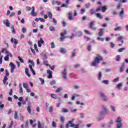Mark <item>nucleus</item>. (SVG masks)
Instances as JSON below:
<instances>
[{"label": "nucleus", "mask_w": 128, "mask_h": 128, "mask_svg": "<svg viewBox=\"0 0 128 128\" xmlns=\"http://www.w3.org/2000/svg\"><path fill=\"white\" fill-rule=\"evenodd\" d=\"M104 58L100 54H98L95 57L94 60L91 63L92 66H97L98 65L100 64V62H102Z\"/></svg>", "instance_id": "1"}, {"label": "nucleus", "mask_w": 128, "mask_h": 128, "mask_svg": "<svg viewBox=\"0 0 128 128\" xmlns=\"http://www.w3.org/2000/svg\"><path fill=\"white\" fill-rule=\"evenodd\" d=\"M95 23H96V22L94 21H92L89 23V26L90 28L92 30H96V26H94Z\"/></svg>", "instance_id": "2"}, {"label": "nucleus", "mask_w": 128, "mask_h": 128, "mask_svg": "<svg viewBox=\"0 0 128 128\" xmlns=\"http://www.w3.org/2000/svg\"><path fill=\"white\" fill-rule=\"evenodd\" d=\"M68 34V31L66 30H64V33L62 32L60 34V40L61 42H63L64 40L66 38L65 34Z\"/></svg>", "instance_id": "3"}, {"label": "nucleus", "mask_w": 128, "mask_h": 128, "mask_svg": "<svg viewBox=\"0 0 128 128\" xmlns=\"http://www.w3.org/2000/svg\"><path fill=\"white\" fill-rule=\"evenodd\" d=\"M74 119H72V120H70L68 122V123L66 124V128H68L70 126L71 128H73L74 126V124H72V122H74Z\"/></svg>", "instance_id": "4"}, {"label": "nucleus", "mask_w": 128, "mask_h": 128, "mask_svg": "<svg viewBox=\"0 0 128 128\" xmlns=\"http://www.w3.org/2000/svg\"><path fill=\"white\" fill-rule=\"evenodd\" d=\"M66 72H68V70L66 68H64V71L62 72V74L63 76V78L64 80H66Z\"/></svg>", "instance_id": "5"}, {"label": "nucleus", "mask_w": 128, "mask_h": 128, "mask_svg": "<svg viewBox=\"0 0 128 128\" xmlns=\"http://www.w3.org/2000/svg\"><path fill=\"white\" fill-rule=\"evenodd\" d=\"M44 43V41L42 38H40V40H39L38 42V48H42V44Z\"/></svg>", "instance_id": "6"}, {"label": "nucleus", "mask_w": 128, "mask_h": 128, "mask_svg": "<svg viewBox=\"0 0 128 128\" xmlns=\"http://www.w3.org/2000/svg\"><path fill=\"white\" fill-rule=\"evenodd\" d=\"M9 66H10V72L12 73L14 72V68H16V66H14V64L12 62H10Z\"/></svg>", "instance_id": "7"}, {"label": "nucleus", "mask_w": 128, "mask_h": 128, "mask_svg": "<svg viewBox=\"0 0 128 128\" xmlns=\"http://www.w3.org/2000/svg\"><path fill=\"white\" fill-rule=\"evenodd\" d=\"M124 36H119L117 38V41L121 42L122 44H124Z\"/></svg>", "instance_id": "8"}, {"label": "nucleus", "mask_w": 128, "mask_h": 128, "mask_svg": "<svg viewBox=\"0 0 128 128\" xmlns=\"http://www.w3.org/2000/svg\"><path fill=\"white\" fill-rule=\"evenodd\" d=\"M108 110L106 107L103 106L102 110L101 111V114H108Z\"/></svg>", "instance_id": "9"}, {"label": "nucleus", "mask_w": 128, "mask_h": 128, "mask_svg": "<svg viewBox=\"0 0 128 128\" xmlns=\"http://www.w3.org/2000/svg\"><path fill=\"white\" fill-rule=\"evenodd\" d=\"M120 16L122 20L124 18V8H121V11L120 12Z\"/></svg>", "instance_id": "10"}, {"label": "nucleus", "mask_w": 128, "mask_h": 128, "mask_svg": "<svg viewBox=\"0 0 128 128\" xmlns=\"http://www.w3.org/2000/svg\"><path fill=\"white\" fill-rule=\"evenodd\" d=\"M100 95L102 98V100H104V102H106L108 100V98H106V95H104V94L100 92Z\"/></svg>", "instance_id": "11"}, {"label": "nucleus", "mask_w": 128, "mask_h": 128, "mask_svg": "<svg viewBox=\"0 0 128 128\" xmlns=\"http://www.w3.org/2000/svg\"><path fill=\"white\" fill-rule=\"evenodd\" d=\"M116 26L114 29V30L116 32L118 30H122V26H118V24H115Z\"/></svg>", "instance_id": "12"}, {"label": "nucleus", "mask_w": 128, "mask_h": 128, "mask_svg": "<svg viewBox=\"0 0 128 128\" xmlns=\"http://www.w3.org/2000/svg\"><path fill=\"white\" fill-rule=\"evenodd\" d=\"M104 28L100 29L99 32L98 34L99 36H104Z\"/></svg>", "instance_id": "13"}, {"label": "nucleus", "mask_w": 128, "mask_h": 128, "mask_svg": "<svg viewBox=\"0 0 128 128\" xmlns=\"http://www.w3.org/2000/svg\"><path fill=\"white\" fill-rule=\"evenodd\" d=\"M68 18L70 20H74V18H72V12H69V14H68Z\"/></svg>", "instance_id": "14"}, {"label": "nucleus", "mask_w": 128, "mask_h": 128, "mask_svg": "<svg viewBox=\"0 0 128 128\" xmlns=\"http://www.w3.org/2000/svg\"><path fill=\"white\" fill-rule=\"evenodd\" d=\"M32 10L30 13L32 16H36V12H34V7L32 6Z\"/></svg>", "instance_id": "15"}, {"label": "nucleus", "mask_w": 128, "mask_h": 128, "mask_svg": "<svg viewBox=\"0 0 128 128\" xmlns=\"http://www.w3.org/2000/svg\"><path fill=\"white\" fill-rule=\"evenodd\" d=\"M96 18H100V20H102V18H104L102 16V14H100V13H96Z\"/></svg>", "instance_id": "16"}, {"label": "nucleus", "mask_w": 128, "mask_h": 128, "mask_svg": "<svg viewBox=\"0 0 128 128\" xmlns=\"http://www.w3.org/2000/svg\"><path fill=\"white\" fill-rule=\"evenodd\" d=\"M124 62L122 63V66L120 68V72H124Z\"/></svg>", "instance_id": "17"}, {"label": "nucleus", "mask_w": 128, "mask_h": 128, "mask_svg": "<svg viewBox=\"0 0 128 128\" xmlns=\"http://www.w3.org/2000/svg\"><path fill=\"white\" fill-rule=\"evenodd\" d=\"M10 42H14V44H18V40L14 38H12L10 39Z\"/></svg>", "instance_id": "18"}, {"label": "nucleus", "mask_w": 128, "mask_h": 128, "mask_svg": "<svg viewBox=\"0 0 128 128\" xmlns=\"http://www.w3.org/2000/svg\"><path fill=\"white\" fill-rule=\"evenodd\" d=\"M4 24H5L6 26H8V28H10V21H8V20H4Z\"/></svg>", "instance_id": "19"}, {"label": "nucleus", "mask_w": 128, "mask_h": 128, "mask_svg": "<svg viewBox=\"0 0 128 128\" xmlns=\"http://www.w3.org/2000/svg\"><path fill=\"white\" fill-rule=\"evenodd\" d=\"M35 20L36 22H38V21H40V22H44V18H36L35 19Z\"/></svg>", "instance_id": "20"}, {"label": "nucleus", "mask_w": 128, "mask_h": 128, "mask_svg": "<svg viewBox=\"0 0 128 128\" xmlns=\"http://www.w3.org/2000/svg\"><path fill=\"white\" fill-rule=\"evenodd\" d=\"M25 73L28 78H30V74L28 73V68H25Z\"/></svg>", "instance_id": "21"}, {"label": "nucleus", "mask_w": 128, "mask_h": 128, "mask_svg": "<svg viewBox=\"0 0 128 128\" xmlns=\"http://www.w3.org/2000/svg\"><path fill=\"white\" fill-rule=\"evenodd\" d=\"M52 78V72L50 70H48V78Z\"/></svg>", "instance_id": "22"}, {"label": "nucleus", "mask_w": 128, "mask_h": 128, "mask_svg": "<svg viewBox=\"0 0 128 128\" xmlns=\"http://www.w3.org/2000/svg\"><path fill=\"white\" fill-rule=\"evenodd\" d=\"M60 52H61V54H64L66 52V50L64 48H61L60 50Z\"/></svg>", "instance_id": "23"}, {"label": "nucleus", "mask_w": 128, "mask_h": 128, "mask_svg": "<svg viewBox=\"0 0 128 128\" xmlns=\"http://www.w3.org/2000/svg\"><path fill=\"white\" fill-rule=\"evenodd\" d=\"M27 111L30 114H32V110L30 109V106H28L27 107Z\"/></svg>", "instance_id": "24"}, {"label": "nucleus", "mask_w": 128, "mask_h": 128, "mask_svg": "<svg viewBox=\"0 0 128 128\" xmlns=\"http://www.w3.org/2000/svg\"><path fill=\"white\" fill-rule=\"evenodd\" d=\"M11 32L12 33L14 34H16V30L14 29V25H12L11 26Z\"/></svg>", "instance_id": "25"}, {"label": "nucleus", "mask_w": 128, "mask_h": 128, "mask_svg": "<svg viewBox=\"0 0 128 128\" xmlns=\"http://www.w3.org/2000/svg\"><path fill=\"white\" fill-rule=\"evenodd\" d=\"M114 2H122V4H124V2H126V1L128 0H114Z\"/></svg>", "instance_id": "26"}, {"label": "nucleus", "mask_w": 128, "mask_h": 128, "mask_svg": "<svg viewBox=\"0 0 128 128\" xmlns=\"http://www.w3.org/2000/svg\"><path fill=\"white\" fill-rule=\"evenodd\" d=\"M51 96L52 98H55V99L58 98V95L54 94H51Z\"/></svg>", "instance_id": "27"}, {"label": "nucleus", "mask_w": 128, "mask_h": 128, "mask_svg": "<svg viewBox=\"0 0 128 128\" xmlns=\"http://www.w3.org/2000/svg\"><path fill=\"white\" fill-rule=\"evenodd\" d=\"M38 128H44L42 126V122H40L38 121Z\"/></svg>", "instance_id": "28"}, {"label": "nucleus", "mask_w": 128, "mask_h": 128, "mask_svg": "<svg viewBox=\"0 0 128 128\" xmlns=\"http://www.w3.org/2000/svg\"><path fill=\"white\" fill-rule=\"evenodd\" d=\"M76 36H82V32L80 31H78L76 33Z\"/></svg>", "instance_id": "29"}, {"label": "nucleus", "mask_w": 128, "mask_h": 128, "mask_svg": "<svg viewBox=\"0 0 128 128\" xmlns=\"http://www.w3.org/2000/svg\"><path fill=\"white\" fill-rule=\"evenodd\" d=\"M102 72H98V80H102Z\"/></svg>", "instance_id": "30"}, {"label": "nucleus", "mask_w": 128, "mask_h": 128, "mask_svg": "<svg viewBox=\"0 0 128 128\" xmlns=\"http://www.w3.org/2000/svg\"><path fill=\"white\" fill-rule=\"evenodd\" d=\"M126 50V48H122L118 50V52H122Z\"/></svg>", "instance_id": "31"}, {"label": "nucleus", "mask_w": 128, "mask_h": 128, "mask_svg": "<svg viewBox=\"0 0 128 128\" xmlns=\"http://www.w3.org/2000/svg\"><path fill=\"white\" fill-rule=\"evenodd\" d=\"M50 30V32H54V30H56V28H54V26H50L49 28Z\"/></svg>", "instance_id": "32"}, {"label": "nucleus", "mask_w": 128, "mask_h": 128, "mask_svg": "<svg viewBox=\"0 0 128 128\" xmlns=\"http://www.w3.org/2000/svg\"><path fill=\"white\" fill-rule=\"evenodd\" d=\"M122 83H120L118 84L117 86H116V88H118V90H120V88H122Z\"/></svg>", "instance_id": "33"}, {"label": "nucleus", "mask_w": 128, "mask_h": 128, "mask_svg": "<svg viewBox=\"0 0 128 128\" xmlns=\"http://www.w3.org/2000/svg\"><path fill=\"white\" fill-rule=\"evenodd\" d=\"M116 62H120V55H118L116 56Z\"/></svg>", "instance_id": "34"}, {"label": "nucleus", "mask_w": 128, "mask_h": 128, "mask_svg": "<svg viewBox=\"0 0 128 128\" xmlns=\"http://www.w3.org/2000/svg\"><path fill=\"white\" fill-rule=\"evenodd\" d=\"M116 122H118V123L122 122V118H120V117L118 118L117 120H116Z\"/></svg>", "instance_id": "35"}, {"label": "nucleus", "mask_w": 128, "mask_h": 128, "mask_svg": "<svg viewBox=\"0 0 128 128\" xmlns=\"http://www.w3.org/2000/svg\"><path fill=\"white\" fill-rule=\"evenodd\" d=\"M39 80L41 82V84H44V80L42 79V78H39Z\"/></svg>", "instance_id": "36"}, {"label": "nucleus", "mask_w": 128, "mask_h": 128, "mask_svg": "<svg viewBox=\"0 0 128 128\" xmlns=\"http://www.w3.org/2000/svg\"><path fill=\"white\" fill-rule=\"evenodd\" d=\"M18 112L16 111L14 112V118H18Z\"/></svg>", "instance_id": "37"}, {"label": "nucleus", "mask_w": 128, "mask_h": 128, "mask_svg": "<svg viewBox=\"0 0 128 128\" xmlns=\"http://www.w3.org/2000/svg\"><path fill=\"white\" fill-rule=\"evenodd\" d=\"M102 12H105L106 10V6H104L102 8Z\"/></svg>", "instance_id": "38"}, {"label": "nucleus", "mask_w": 128, "mask_h": 128, "mask_svg": "<svg viewBox=\"0 0 128 128\" xmlns=\"http://www.w3.org/2000/svg\"><path fill=\"white\" fill-rule=\"evenodd\" d=\"M120 80V78L118 77H117L116 78H115L112 80L113 82H118Z\"/></svg>", "instance_id": "39"}, {"label": "nucleus", "mask_w": 128, "mask_h": 128, "mask_svg": "<svg viewBox=\"0 0 128 128\" xmlns=\"http://www.w3.org/2000/svg\"><path fill=\"white\" fill-rule=\"evenodd\" d=\"M52 126L53 128H56V123L54 121L52 122Z\"/></svg>", "instance_id": "40"}, {"label": "nucleus", "mask_w": 128, "mask_h": 128, "mask_svg": "<svg viewBox=\"0 0 128 128\" xmlns=\"http://www.w3.org/2000/svg\"><path fill=\"white\" fill-rule=\"evenodd\" d=\"M84 32L86 34H92V32L88 30H85Z\"/></svg>", "instance_id": "41"}, {"label": "nucleus", "mask_w": 128, "mask_h": 128, "mask_svg": "<svg viewBox=\"0 0 128 128\" xmlns=\"http://www.w3.org/2000/svg\"><path fill=\"white\" fill-rule=\"evenodd\" d=\"M8 77L6 76H4V78L3 80V82L4 84H6V80H8Z\"/></svg>", "instance_id": "42"}, {"label": "nucleus", "mask_w": 128, "mask_h": 128, "mask_svg": "<svg viewBox=\"0 0 128 128\" xmlns=\"http://www.w3.org/2000/svg\"><path fill=\"white\" fill-rule=\"evenodd\" d=\"M28 62L32 64V66H34V60H28Z\"/></svg>", "instance_id": "43"}, {"label": "nucleus", "mask_w": 128, "mask_h": 128, "mask_svg": "<svg viewBox=\"0 0 128 128\" xmlns=\"http://www.w3.org/2000/svg\"><path fill=\"white\" fill-rule=\"evenodd\" d=\"M4 105L2 104V102H0V110H4Z\"/></svg>", "instance_id": "44"}, {"label": "nucleus", "mask_w": 128, "mask_h": 128, "mask_svg": "<svg viewBox=\"0 0 128 128\" xmlns=\"http://www.w3.org/2000/svg\"><path fill=\"white\" fill-rule=\"evenodd\" d=\"M40 55L42 56L44 60H46V54L42 53Z\"/></svg>", "instance_id": "45"}, {"label": "nucleus", "mask_w": 128, "mask_h": 128, "mask_svg": "<svg viewBox=\"0 0 128 128\" xmlns=\"http://www.w3.org/2000/svg\"><path fill=\"white\" fill-rule=\"evenodd\" d=\"M18 59L20 60V62L24 64V60H22V58L20 56H18Z\"/></svg>", "instance_id": "46"}, {"label": "nucleus", "mask_w": 128, "mask_h": 128, "mask_svg": "<svg viewBox=\"0 0 128 128\" xmlns=\"http://www.w3.org/2000/svg\"><path fill=\"white\" fill-rule=\"evenodd\" d=\"M96 10H94V9H91L90 10V14H96Z\"/></svg>", "instance_id": "47"}, {"label": "nucleus", "mask_w": 128, "mask_h": 128, "mask_svg": "<svg viewBox=\"0 0 128 128\" xmlns=\"http://www.w3.org/2000/svg\"><path fill=\"white\" fill-rule=\"evenodd\" d=\"M88 52H92V45H88Z\"/></svg>", "instance_id": "48"}, {"label": "nucleus", "mask_w": 128, "mask_h": 128, "mask_svg": "<svg viewBox=\"0 0 128 128\" xmlns=\"http://www.w3.org/2000/svg\"><path fill=\"white\" fill-rule=\"evenodd\" d=\"M117 128H120L121 126H122V124L119 123L116 124Z\"/></svg>", "instance_id": "49"}, {"label": "nucleus", "mask_w": 128, "mask_h": 128, "mask_svg": "<svg viewBox=\"0 0 128 128\" xmlns=\"http://www.w3.org/2000/svg\"><path fill=\"white\" fill-rule=\"evenodd\" d=\"M48 66L50 67V68L52 70H54V66H50V65H48Z\"/></svg>", "instance_id": "50"}, {"label": "nucleus", "mask_w": 128, "mask_h": 128, "mask_svg": "<svg viewBox=\"0 0 128 128\" xmlns=\"http://www.w3.org/2000/svg\"><path fill=\"white\" fill-rule=\"evenodd\" d=\"M22 86H23L24 88H26H26H28V84H26L23 83Z\"/></svg>", "instance_id": "51"}, {"label": "nucleus", "mask_w": 128, "mask_h": 128, "mask_svg": "<svg viewBox=\"0 0 128 128\" xmlns=\"http://www.w3.org/2000/svg\"><path fill=\"white\" fill-rule=\"evenodd\" d=\"M60 120L64 124V117L63 116H62L60 118Z\"/></svg>", "instance_id": "52"}, {"label": "nucleus", "mask_w": 128, "mask_h": 128, "mask_svg": "<svg viewBox=\"0 0 128 128\" xmlns=\"http://www.w3.org/2000/svg\"><path fill=\"white\" fill-rule=\"evenodd\" d=\"M100 10H102V7L99 6L96 10V12H100Z\"/></svg>", "instance_id": "53"}, {"label": "nucleus", "mask_w": 128, "mask_h": 128, "mask_svg": "<svg viewBox=\"0 0 128 128\" xmlns=\"http://www.w3.org/2000/svg\"><path fill=\"white\" fill-rule=\"evenodd\" d=\"M43 64H44V66H48V61L44 60L43 62Z\"/></svg>", "instance_id": "54"}, {"label": "nucleus", "mask_w": 128, "mask_h": 128, "mask_svg": "<svg viewBox=\"0 0 128 128\" xmlns=\"http://www.w3.org/2000/svg\"><path fill=\"white\" fill-rule=\"evenodd\" d=\"M19 92L20 94H24V90H22V87H20Z\"/></svg>", "instance_id": "55"}, {"label": "nucleus", "mask_w": 128, "mask_h": 128, "mask_svg": "<svg viewBox=\"0 0 128 128\" xmlns=\"http://www.w3.org/2000/svg\"><path fill=\"white\" fill-rule=\"evenodd\" d=\"M4 60L6 62H8V60H9V58H8V56H6L4 58Z\"/></svg>", "instance_id": "56"}, {"label": "nucleus", "mask_w": 128, "mask_h": 128, "mask_svg": "<svg viewBox=\"0 0 128 128\" xmlns=\"http://www.w3.org/2000/svg\"><path fill=\"white\" fill-rule=\"evenodd\" d=\"M34 50L37 52H38V47L36 46V44H34Z\"/></svg>", "instance_id": "57"}, {"label": "nucleus", "mask_w": 128, "mask_h": 128, "mask_svg": "<svg viewBox=\"0 0 128 128\" xmlns=\"http://www.w3.org/2000/svg\"><path fill=\"white\" fill-rule=\"evenodd\" d=\"M102 82L105 84H108V80H104Z\"/></svg>", "instance_id": "58"}, {"label": "nucleus", "mask_w": 128, "mask_h": 128, "mask_svg": "<svg viewBox=\"0 0 128 128\" xmlns=\"http://www.w3.org/2000/svg\"><path fill=\"white\" fill-rule=\"evenodd\" d=\"M22 32L24 34H26V29L24 28H22Z\"/></svg>", "instance_id": "59"}, {"label": "nucleus", "mask_w": 128, "mask_h": 128, "mask_svg": "<svg viewBox=\"0 0 128 128\" xmlns=\"http://www.w3.org/2000/svg\"><path fill=\"white\" fill-rule=\"evenodd\" d=\"M110 46L112 48H114V44L112 42H110Z\"/></svg>", "instance_id": "60"}, {"label": "nucleus", "mask_w": 128, "mask_h": 128, "mask_svg": "<svg viewBox=\"0 0 128 128\" xmlns=\"http://www.w3.org/2000/svg\"><path fill=\"white\" fill-rule=\"evenodd\" d=\"M52 12H48V17L50 18H52Z\"/></svg>", "instance_id": "61"}, {"label": "nucleus", "mask_w": 128, "mask_h": 128, "mask_svg": "<svg viewBox=\"0 0 128 128\" xmlns=\"http://www.w3.org/2000/svg\"><path fill=\"white\" fill-rule=\"evenodd\" d=\"M32 10V8L30 6H27L26 7V10H28V12H30Z\"/></svg>", "instance_id": "62"}, {"label": "nucleus", "mask_w": 128, "mask_h": 128, "mask_svg": "<svg viewBox=\"0 0 128 128\" xmlns=\"http://www.w3.org/2000/svg\"><path fill=\"white\" fill-rule=\"evenodd\" d=\"M52 110H53L52 106H50L49 108V112H52Z\"/></svg>", "instance_id": "63"}, {"label": "nucleus", "mask_w": 128, "mask_h": 128, "mask_svg": "<svg viewBox=\"0 0 128 128\" xmlns=\"http://www.w3.org/2000/svg\"><path fill=\"white\" fill-rule=\"evenodd\" d=\"M25 128H28V121L26 122Z\"/></svg>", "instance_id": "64"}]
</instances>
